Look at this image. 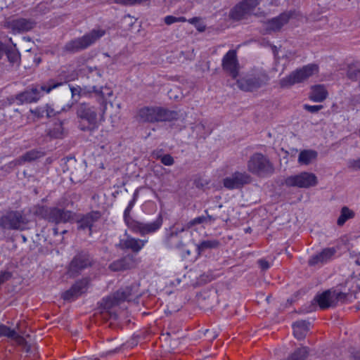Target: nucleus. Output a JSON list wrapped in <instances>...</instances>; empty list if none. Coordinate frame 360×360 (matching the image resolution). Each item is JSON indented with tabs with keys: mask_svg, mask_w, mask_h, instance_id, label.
<instances>
[{
	"mask_svg": "<svg viewBox=\"0 0 360 360\" xmlns=\"http://www.w3.org/2000/svg\"><path fill=\"white\" fill-rule=\"evenodd\" d=\"M174 112L158 106H146L140 108L137 113V120L141 122H158L174 118Z\"/></svg>",
	"mask_w": 360,
	"mask_h": 360,
	"instance_id": "nucleus-1",
	"label": "nucleus"
},
{
	"mask_svg": "<svg viewBox=\"0 0 360 360\" xmlns=\"http://www.w3.org/2000/svg\"><path fill=\"white\" fill-rule=\"evenodd\" d=\"M105 34L102 29H94L86 33L82 37L73 39L66 44L65 49L70 52H77L88 48L94 44Z\"/></svg>",
	"mask_w": 360,
	"mask_h": 360,
	"instance_id": "nucleus-2",
	"label": "nucleus"
},
{
	"mask_svg": "<svg viewBox=\"0 0 360 360\" xmlns=\"http://www.w3.org/2000/svg\"><path fill=\"white\" fill-rule=\"evenodd\" d=\"M72 79H74L73 77H68L65 79L64 82H57L53 80H50L47 84L42 85L39 88L38 86H34L30 90H27L20 94L19 95V99L27 103L37 102L42 96L41 91H45L49 94L52 89H56L61 86L63 83Z\"/></svg>",
	"mask_w": 360,
	"mask_h": 360,
	"instance_id": "nucleus-3",
	"label": "nucleus"
},
{
	"mask_svg": "<svg viewBox=\"0 0 360 360\" xmlns=\"http://www.w3.org/2000/svg\"><path fill=\"white\" fill-rule=\"evenodd\" d=\"M269 80L266 72L262 69L255 70L252 74L239 80L238 84L243 91H253L266 84Z\"/></svg>",
	"mask_w": 360,
	"mask_h": 360,
	"instance_id": "nucleus-4",
	"label": "nucleus"
},
{
	"mask_svg": "<svg viewBox=\"0 0 360 360\" xmlns=\"http://www.w3.org/2000/svg\"><path fill=\"white\" fill-rule=\"evenodd\" d=\"M314 72L313 65H305L301 68L296 69L288 75L283 77L279 81L281 88L287 89L290 86L306 81L309 77L312 76Z\"/></svg>",
	"mask_w": 360,
	"mask_h": 360,
	"instance_id": "nucleus-5",
	"label": "nucleus"
},
{
	"mask_svg": "<svg viewBox=\"0 0 360 360\" xmlns=\"http://www.w3.org/2000/svg\"><path fill=\"white\" fill-rule=\"evenodd\" d=\"M250 172L257 176H264L271 174L274 167L269 159L261 153L254 154L247 164Z\"/></svg>",
	"mask_w": 360,
	"mask_h": 360,
	"instance_id": "nucleus-6",
	"label": "nucleus"
},
{
	"mask_svg": "<svg viewBox=\"0 0 360 360\" xmlns=\"http://www.w3.org/2000/svg\"><path fill=\"white\" fill-rule=\"evenodd\" d=\"M77 117L82 120L86 121L88 126L82 127V130L91 129L96 127L98 122V113L96 108L94 106L90 105L87 103H81L77 110Z\"/></svg>",
	"mask_w": 360,
	"mask_h": 360,
	"instance_id": "nucleus-7",
	"label": "nucleus"
},
{
	"mask_svg": "<svg viewBox=\"0 0 360 360\" xmlns=\"http://www.w3.org/2000/svg\"><path fill=\"white\" fill-rule=\"evenodd\" d=\"M70 91L73 98L76 97L79 98L82 96H89L91 94L94 93L96 95L101 96L105 100L112 95V91L106 86L101 88H97L95 86L89 87L84 86L83 88L79 86H70Z\"/></svg>",
	"mask_w": 360,
	"mask_h": 360,
	"instance_id": "nucleus-8",
	"label": "nucleus"
},
{
	"mask_svg": "<svg viewBox=\"0 0 360 360\" xmlns=\"http://www.w3.org/2000/svg\"><path fill=\"white\" fill-rule=\"evenodd\" d=\"M28 221L18 212H11L1 219V226L6 229H25Z\"/></svg>",
	"mask_w": 360,
	"mask_h": 360,
	"instance_id": "nucleus-9",
	"label": "nucleus"
},
{
	"mask_svg": "<svg viewBox=\"0 0 360 360\" xmlns=\"http://www.w3.org/2000/svg\"><path fill=\"white\" fill-rule=\"evenodd\" d=\"M345 297L346 295L343 292L328 290L316 296V304L321 309H326L336 306L340 300H344Z\"/></svg>",
	"mask_w": 360,
	"mask_h": 360,
	"instance_id": "nucleus-10",
	"label": "nucleus"
},
{
	"mask_svg": "<svg viewBox=\"0 0 360 360\" xmlns=\"http://www.w3.org/2000/svg\"><path fill=\"white\" fill-rule=\"evenodd\" d=\"M315 183V175L309 172H301L287 177L284 184L289 187L308 188Z\"/></svg>",
	"mask_w": 360,
	"mask_h": 360,
	"instance_id": "nucleus-11",
	"label": "nucleus"
},
{
	"mask_svg": "<svg viewBox=\"0 0 360 360\" xmlns=\"http://www.w3.org/2000/svg\"><path fill=\"white\" fill-rule=\"evenodd\" d=\"M259 4V0H244L231 11L230 16L234 20H240L250 14Z\"/></svg>",
	"mask_w": 360,
	"mask_h": 360,
	"instance_id": "nucleus-12",
	"label": "nucleus"
},
{
	"mask_svg": "<svg viewBox=\"0 0 360 360\" xmlns=\"http://www.w3.org/2000/svg\"><path fill=\"white\" fill-rule=\"evenodd\" d=\"M222 67L233 78L236 79L238 77L239 63L235 50H230L225 54L222 59Z\"/></svg>",
	"mask_w": 360,
	"mask_h": 360,
	"instance_id": "nucleus-13",
	"label": "nucleus"
},
{
	"mask_svg": "<svg viewBox=\"0 0 360 360\" xmlns=\"http://www.w3.org/2000/svg\"><path fill=\"white\" fill-rule=\"evenodd\" d=\"M250 181L251 178L249 174L237 172L224 179V186L228 189H236L250 183Z\"/></svg>",
	"mask_w": 360,
	"mask_h": 360,
	"instance_id": "nucleus-14",
	"label": "nucleus"
},
{
	"mask_svg": "<svg viewBox=\"0 0 360 360\" xmlns=\"http://www.w3.org/2000/svg\"><path fill=\"white\" fill-rule=\"evenodd\" d=\"M44 217L49 221L59 224L69 221L72 218V213L70 211L60 210L58 208H49L46 210Z\"/></svg>",
	"mask_w": 360,
	"mask_h": 360,
	"instance_id": "nucleus-15",
	"label": "nucleus"
},
{
	"mask_svg": "<svg viewBox=\"0 0 360 360\" xmlns=\"http://www.w3.org/2000/svg\"><path fill=\"white\" fill-rule=\"evenodd\" d=\"M147 243V240L134 238L125 234L124 237L120 239L119 247L123 250H131L134 252H139Z\"/></svg>",
	"mask_w": 360,
	"mask_h": 360,
	"instance_id": "nucleus-16",
	"label": "nucleus"
},
{
	"mask_svg": "<svg viewBox=\"0 0 360 360\" xmlns=\"http://www.w3.org/2000/svg\"><path fill=\"white\" fill-rule=\"evenodd\" d=\"M90 262L85 255H78L70 262L68 274L70 276H75L80 271L88 266Z\"/></svg>",
	"mask_w": 360,
	"mask_h": 360,
	"instance_id": "nucleus-17",
	"label": "nucleus"
},
{
	"mask_svg": "<svg viewBox=\"0 0 360 360\" xmlns=\"http://www.w3.org/2000/svg\"><path fill=\"white\" fill-rule=\"evenodd\" d=\"M88 281L82 280L77 282L72 287L63 294V298L66 300H72L86 292Z\"/></svg>",
	"mask_w": 360,
	"mask_h": 360,
	"instance_id": "nucleus-18",
	"label": "nucleus"
},
{
	"mask_svg": "<svg viewBox=\"0 0 360 360\" xmlns=\"http://www.w3.org/2000/svg\"><path fill=\"white\" fill-rule=\"evenodd\" d=\"M292 15V12H285L278 17L272 18L266 22V30L274 32L279 30L289 21Z\"/></svg>",
	"mask_w": 360,
	"mask_h": 360,
	"instance_id": "nucleus-19",
	"label": "nucleus"
},
{
	"mask_svg": "<svg viewBox=\"0 0 360 360\" xmlns=\"http://www.w3.org/2000/svg\"><path fill=\"white\" fill-rule=\"evenodd\" d=\"M337 248L335 247L325 248L316 254V265L321 266L331 262L335 257Z\"/></svg>",
	"mask_w": 360,
	"mask_h": 360,
	"instance_id": "nucleus-20",
	"label": "nucleus"
},
{
	"mask_svg": "<svg viewBox=\"0 0 360 360\" xmlns=\"http://www.w3.org/2000/svg\"><path fill=\"white\" fill-rule=\"evenodd\" d=\"M101 217V214L98 212H91L86 216H84L83 218H82L79 221V226L78 228L79 229H89V232L91 233V227L93 226L94 224Z\"/></svg>",
	"mask_w": 360,
	"mask_h": 360,
	"instance_id": "nucleus-21",
	"label": "nucleus"
},
{
	"mask_svg": "<svg viewBox=\"0 0 360 360\" xmlns=\"http://www.w3.org/2000/svg\"><path fill=\"white\" fill-rule=\"evenodd\" d=\"M135 265V261L132 257H126L123 259L114 262L110 265L112 271H121L129 269Z\"/></svg>",
	"mask_w": 360,
	"mask_h": 360,
	"instance_id": "nucleus-22",
	"label": "nucleus"
},
{
	"mask_svg": "<svg viewBox=\"0 0 360 360\" xmlns=\"http://www.w3.org/2000/svg\"><path fill=\"white\" fill-rule=\"evenodd\" d=\"M131 295V288H127L125 290H120L117 291L112 298H108V300L110 301V304H108V307L117 304L121 301L129 300Z\"/></svg>",
	"mask_w": 360,
	"mask_h": 360,
	"instance_id": "nucleus-23",
	"label": "nucleus"
},
{
	"mask_svg": "<svg viewBox=\"0 0 360 360\" xmlns=\"http://www.w3.org/2000/svg\"><path fill=\"white\" fill-rule=\"evenodd\" d=\"M11 26L14 30L18 32H27L34 27V22L30 20L20 18L13 20Z\"/></svg>",
	"mask_w": 360,
	"mask_h": 360,
	"instance_id": "nucleus-24",
	"label": "nucleus"
},
{
	"mask_svg": "<svg viewBox=\"0 0 360 360\" xmlns=\"http://www.w3.org/2000/svg\"><path fill=\"white\" fill-rule=\"evenodd\" d=\"M315 160V152L313 150L305 149L300 152L297 162L302 166H307Z\"/></svg>",
	"mask_w": 360,
	"mask_h": 360,
	"instance_id": "nucleus-25",
	"label": "nucleus"
},
{
	"mask_svg": "<svg viewBox=\"0 0 360 360\" xmlns=\"http://www.w3.org/2000/svg\"><path fill=\"white\" fill-rule=\"evenodd\" d=\"M162 224V219L160 216H159L155 221L150 223H143L142 222V233L141 236H144L146 234L153 233L158 230Z\"/></svg>",
	"mask_w": 360,
	"mask_h": 360,
	"instance_id": "nucleus-26",
	"label": "nucleus"
},
{
	"mask_svg": "<svg viewBox=\"0 0 360 360\" xmlns=\"http://www.w3.org/2000/svg\"><path fill=\"white\" fill-rule=\"evenodd\" d=\"M3 336L15 340L20 344H21L23 341L22 338L19 335L15 330H12L9 327L4 325L0 326V337Z\"/></svg>",
	"mask_w": 360,
	"mask_h": 360,
	"instance_id": "nucleus-27",
	"label": "nucleus"
},
{
	"mask_svg": "<svg viewBox=\"0 0 360 360\" xmlns=\"http://www.w3.org/2000/svg\"><path fill=\"white\" fill-rule=\"evenodd\" d=\"M355 217V213L348 207L344 206L341 208L340 214L337 220V224L340 226H343L345 222Z\"/></svg>",
	"mask_w": 360,
	"mask_h": 360,
	"instance_id": "nucleus-28",
	"label": "nucleus"
},
{
	"mask_svg": "<svg viewBox=\"0 0 360 360\" xmlns=\"http://www.w3.org/2000/svg\"><path fill=\"white\" fill-rule=\"evenodd\" d=\"M293 333L295 337L298 339H302L307 333L308 326L305 321H298L292 325Z\"/></svg>",
	"mask_w": 360,
	"mask_h": 360,
	"instance_id": "nucleus-29",
	"label": "nucleus"
},
{
	"mask_svg": "<svg viewBox=\"0 0 360 360\" xmlns=\"http://www.w3.org/2000/svg\"><path fill=\"white\" fill-rule=\"evenodd\" d=\"M127 227L134 233L141 235L142 222L134 220L132 217L124 219Z\"/></svg>",
	"mask_w": 360,
	"mask_h": 360,
	"instance_id": "nucleus-30",
	"label": "nucleus"
},
{
	"mask_svg": "<svg viewBox=\"0 0 360 360\" xmlns=\"http://www.w3.org/2000/svg\"><path fill=\"white\" fill-rule=\"evenodd\" d=\"M41 156V153L37 150H30L22 155L19 160L20 163L25 162H30L39 158Z\"/></svg>",
	"mask_w": 360,
	"mask_h": 360,
	"instance_id": "nucleus-31",
	"label": "nucleus"
},
{
	"mask_svg": "<svg viewBox=\"0 0 360 360\" xmlns=\"http://www.w3.org/2000/svg\"><path fill=\"white\" fill-rule=\"evenodd\" d=\"M63 133V128L62 123L60 122H56L53 127L50 129L49 135L53 138H60L62 136Z\"/></svg>",
	"mask_w": 360,
	"mask_h": 360,
	"instance_id": "nucleus-32",
	"label": "nucleus"
},
{
	"mask_svg": "<svg viewBox=\"0 0 360 360\" xmlns=\"http://www.w3.org/2000/svg\"><path fill=\"white\" fill-rule=\"evenodd\" d=\"M328 96V91L323 85H316V102H321Z\"/></svg>",
	"mask_w": 360,
	"mask_h": 360,
	"instance_id": "nucleus-33",
	"label": "nucleus"
},
{
	"mask_svg": "<svg viewBox=\"0 0 360 360\" xmlns=\"http://www.w3.org/2000/svg\"><path fill=\"white\" fill-rule=\"evenodd\" d=\"M360 75V68L355 66H349L347 70V75L351 80L355 81Z\"/></svg>",
	"mask_w": 360,
	"mask_h": 360,
	"instance_id": "nucleus-34",
	"label": "nucleus"
},
{
	"mask_svg": "<svg viewBox=\"0 0 360 360\" xmlns=\"http://www.w3.org/2000/svg\"><path fill=\"white\" fill-rule=\"evenodd\" d=\"M219 245L217 240H204L199 245L198 249L200 250H204L208 248H214Z\"/></svg>",
	"mask_w": 360,
	"mask_h": 360,
	"instance_id": "nucleus-35",
	"label": "nucleus"
},
{
	"mask_svg": "<svg viewBox=\"0 0 360 360\" xmlns=\"http://www.w3.org/2000/svg\"><path fill=\"white\" fill-rule=\"evenodd\" d=\"M136 197H137V195L136 193H134L133 198L129 202V204L124 212V219H126L127 218L131 217L130 216V213H131V212L135 205V202L136 201Z\"/></svg>",
	"mask_w": 360,
	"mask_h": 360,
	"instance_id": "nucleus-36",
	"label": "nucleus"
},
{
	"mask_svg": "<svg viewBox=\"0 0 360 360\" xmlns=\"http://www.w3.org/2000/svg\"><path fill=\"white\" fill-rule=\"evenodd\" d=\"M187 20L184 17H174L172 15H167L165 18V22L167 25H172L174 22H186Z\"/></svg>",
	"mask_w": 360,
	"mask_h": 360,
	"instance_id": "nucleus-37",
	"label": "nucleus"
},
{
	"mask_svg": "<svg viewBox=\"0 0 360 360\" xmlns=\"http://www.w3.org/2000/svg\"><path fill=\"white\" fill-rule=\"evenodd\" d=\"M6 55L8 60L12 63H18L20 59V54L15 50L8 51Z\"/></svg>",
	"mask_w": 360,
	"mask_h": 360,
	"instance_id": "nucleus-38",
	"label": "nucleus"
},
{
	"mask_svg": "<svg viewBox=\"0 0 360 360\" xmlns=\"http://www.w3.org/2000/svg\"><path fill=\"white\" fill-rule=\"evenodd\" d=\"M347 167L352 170H360V158L358 159H350L347 161Z\"/></svg>",
	"mask_w": 360,
	"mask_h": 360,
	"instance_id": "nucleus-39",
	"label": "nucleus"
},
{
	"mask_svg": "<svg viewBox=\"0 0 360 360\" xmlns=\"http://www.w3.org/2000/svg\"><path fill=\"white\" fill-rule=\"evenodd\" d=\"M204 222H207V218L205 217H204V216L198 217H195L193 219L191 220L188 223V226L191 227V226H195L196 224H202Z\"/></svg>",
	"mask_w": 360,
	"mask_h": 360,
	"instance_id": "nucleus-40",
	"label": "nucleus"
},
{
	"mask_svg": "<svg viewBox=\"0 0 360 360\" xmlns=\"http://www.w3.org/2000/svg\"><path fill=\"white\" fill-rule=\"evenodd\" d=\"M162 164L167 166H170L174 164V159L170 155H165L161 158Z\"/></svg>",
	"mask_w": 360,
	"mask_h": 360,
	"instance_id": "nucleus-41",
	"label": "nucleus"
},
{
	"mask_svg": "<svg viewBox=\"0 0 360 360\" xmlns=\"http://www.w3.org/2000/svg\"><path fill=\"white\" fill-rule=\"evenodd\" d=\"M11 276V274L8 271H3L0 273V285L6 281L8 280Z\"/></svg>",
	"mask_w": 360,
	"mask_h": 360,
	"instance_id": "nucleus-42",
	"label": "nucleus"
},
{
	"mask_svg": "<svg viewBox=\"0 0 360 360\" xmlns=\"http://www.w3.org/2000/svg\"><path fill=\"white\" fill-rule=\"evenodd\" d=\"M258 264L260 268L263 270L268 269L271 266L270 263L265 259H259L258 261Z\"/></svg>",
	"mask_w": 360,
	"mask_h": 360,
	"instance_id": "nucleus-43",
	"label": "nucleus"
},
{
	"mask_svg": "<svg viewBox=\"0 0 360 360\" xmlns=\"http://www.w3.org/2000/svg\"><path fill=\"white\" fill-rule=\"evenodd\" d=\"M199 21H200V18H197V17L192 18L188 20V22L190 24L195 25H196L199 22Z\"/></svg>",
	"mask_w": 360,
	"mask_h": 360,
	"instance_id": "nucleus-44",
	"label": "nucleus"
},
{
	"mask_svg": "<svg viewBox=\"0 0 360 360\" xmlns=\"http://www.w3.org/2000/svg\"><path fill=\"white\" fill-rule=\"evenodd\" d=\"M105 108H106V105L104 104L103 108L101 109V112L99 113L100 120H103V115L105 114Z\"/></svg>",
	"mask_w": 360,
	"mask_h": 360,
	"instance_id": "nucleus-45",
	"label": "nucleus"
},
{
	"mask_svg": "<svg viewBox=\"0 0 360 360\" xmlns=\"http://www.w3.org/2000/svg\"><path fill=\"white\" fill-rule=\"evenodd\" d=\"M304 108L308 110L309 111H310L311 112H315V105H304Z\"/></svg>",
	"mask_w": 360,
	"mask_h": 360,
	"instance_id": "nucleus-46",
	"label": "nucleus"
},
{
	"mask_svg": "<svg viewBox=\"0 0 360 360\" xmlns=\"http://www.w3.org/2000/svg\"><path fill=\"white\" fill-rule=\"evenodd\" d=\"M195 26H196L197 29H198L199 31H200V32L204 31V30H205V25H200V24H198V23Z\"/></svg>",
	"mask_w": 360,
	"mask_h": 360,
	"instance_id": "nucleus-47",
	"label": "nucleus"
},
{
	"mask_svg": "<svg viewBox=\"0 0 360 360\" xmlns=\"http://www.w3.org/2000/svg\"><path fill=\"white\" fill-rule=\"evenodd\" d=\"M207 218V222H212L213 221H214V218H213L212 216H210V215H207V217H205Z\"/></svg>",
	"mask_w": 360,
	"mask_h": 360,
	"instance_id": "nucleus-48",
	"label": "nucleus"
},
{
	"mask_svg": "<svg viewBox=\"0 0 360 360\" xmlns=\"http://www.w3.org/2000/svg\"><path fill=\"white\" fill-rule=\"evenodd\" d=\"M3 51H4V45H3V44L0 41V58H1V56H2Z\"/></svg>",
	"mask_w": 360,
	"mask_h": 360,
	"instance_id": "nucleus-49",
	"label": "nucleus"
},
{
	"mask_svg": "<svg viewBox=\"0 0 360 360\" xmlns=\"http://www.w3.org/2000/svg\"><path fill=\"white\" fill-rule=\"evenodd\" d=\"M354 360H360V354H356L354 356Z\"/></svg>",
	"mask_w": 360,
	"mask_h": 360,
	"instance_id": "nucleus-50",
	"label": "nucleus"
},
{
	"mask_svg": "<svg viewBox=\"0 0 360 360\" xmlns=\"http://www.w3.org/2000/svg\"><path fill=\"white\" fill-rule=\"evenodd\" d=\"M323 108L321 105H316V112Z\"/></svg>",
	"mask_w": 360,
	"mask_h": 360,
	"instance_id": "nucleus-51",
	"label": "nucleus"
},
{
	"mask_svg": "<svg viewBox=\"0 0 360 360\" xmlns=\"http://www.w3.org/2000/svg\"><path fill=\"white\" fill-rule=\"evenodd\" d=\"M53 233H54V235H57L58 234V229L56 228V229H53Z\"/></svg>",
	"mask_w": 360,
	"mask_h": 360,
	"instance_id": "nucleus-52",
	"label": "nucleus"
},
{
	"mask_svg": "<svg viewBox=\"0 0 360 360\" xmlns=\"http://www.w3.org/2000/svg\"><path fill=\"white\" fill-rule=\"evenodd\" d=\"M309 263L310 265H313L314 264V262L311 259H310L309 261Z\"/></svg>",
	"mask_w": 360,
	"mask_h": 360,
	"instance_id": "nucleus-53",
	"label": "nucleus"
}]
</instances>
